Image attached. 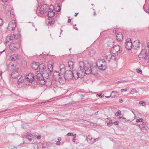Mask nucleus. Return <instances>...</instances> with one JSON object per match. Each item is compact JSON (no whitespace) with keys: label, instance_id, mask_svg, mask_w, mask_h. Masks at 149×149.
<instances>
[{"label":"nucleus","instance_id":"f257e3e1","mask_svg":"<svg viewBox=\"0 0 149 149\" xmlns=\"http://www.w3.org/2000/svg\"><path fill=\"white\" fill-rule=\"evenodd\" d=\"M38 75H37L30 73L27 75L26 77V82H27L26 83V85H30V84L34 81L35 82H37L38 81H39V83L42 85L46 84L47 86H51L52 84V82L50 80H48L45 81V79H42V77H39Z\"/></svg>","mask_w":149,"mask_h":149},{"label":"nucleus","instance_id":"f03ea898","mask_svg":"<svg viewBox=\"0 0 149 149\" xmlns=\"http://www.w3.org/2000/svg\"><path fill=\"white\" fill-rule=\"evenodd\" d=\"M142 50L138 55L139 62L141 65L145 64V61L149 56V52L147 51L146 47H142Z\"/></svg>","mask_w":149,"mask_h":149},{"label":"nucleus","instance_id":"7ed1b4c3","mask_svg":"<svg viewBox=\"0 0 149 149\" xmlns=\"http://www.w3.org/2000/svg\"><path fill=\"white\" fill-rule=\"evenodd\" d=\"M20 36L19 35L9 34L6 37V42L8 45L13 42H21Z\"/></svg>","mask_w":149,"mask_h":149},{"label":"nucleus","instance_id":"20e7f679","mask_svg":"<svg viewBox=\"0 0 149 149\" xmlns=\"http://www.w3.org/2000/svg\"><path fill=\"white\" fill-rule=\"evenodd\" d=\"M20 36L19 35L9 34L6 37V42L8 45L13 42H21Z\"/></svg>","mask_w":149,"mask_h":149},{"label":"nucleus","instance_id":"39448f33","mask_svg":"<svg viewBox=\"0 0 149 149\" xmlns=\"http://www.w3.org/2000/svg\"><path fill=\"white\" fill-rule=\"evenodd\" d=\"M79 66L81 70L84 71L85 73L87 74H91L92 69H93V66H90L88 64H85L82 61L79 62Z\"/></svg>","mask_w":149,"mask_h":149},{"label":"nucleus","instance_id":"423d86ee","mask_svg":"<svg viewBox=\"0 0 149 149\" xmlns=\"http://www.w3.org/2000/svg\"><path fill=\"white\" fill-rule=\"evenodd\" d=\"M122 49L119 45H115L112 48L111 50V53L116 56H117L119 53H120L122 51Z\"/></svg>","mask_w":149,"mask_h":149},{"label":"nucleus","instance_id":"0eeeda50","mask_svg":"<svg viewBox=\"0 0 149 149\" xmlns=\"http://www.w3.org/2000/svg\"><path fill=\"white\" fill-rule=\"evenodd\" d=\"M55 78L57 79H58V81L62 84L65 83L66 79L64 77V78H62L60 77V74L58 72L56 71L54 74Z\"/></svg>","mask_w":149,"mask_h":149},{"label":"nucleus","instance_id":"6e6552de","mask_svg":"<svg viewBox=\"0 0 149 149\" xmlns=\"http://www.w3.org/2000/svg\"><path fill=\"white\" fill-rule=\"evenodd\" d=\"M20 42H15L9 44L10 49L12 51L17 50L19 47Z\"/></svg>","mask_w":149,"mask_h":149},{"label":"nucleus","instance_id":"1a4fd4ad","mask_svg":"<svg viewBox=\"0 0 149 149\" xmlns=\"http://www.w3.org/2000/svg\"><path fill=\"white\" fill-rule=\"evenodd\" d=\"M20 70L19 67H16V69L11 73V77L13 79L17 78L20 75Z\"/></svg>","mask_w":149,"mask_h":149},{"label":"nucleus","instance_id":"9d476101","mask_svg":"<svg viewBox=\"0 0 149 149\" xmlns=\"http://www.w3.org/2000/svg\"><path fill=\"white\" fill-rule=\"evenodd\" d=\"M46 66L43 64H40L39 68V71H37V74L38 75L40 73L41 75L45 73L46 72Z\"/></svg>","mask_w":149,"mask_h":149},{"label":"nucleus","instance_id":"9b49d317","mask_svg":"<svg viewBox=\"0 0 149 149\" xmlns=\"http://www.w3.org/2000/svg\"><path fill=\"white\" fill-rule=\"evenodd\" d=\"M64 77L65 79L67 80L71 79L72 77V72L70 70L66 71Z\"/></svg>","mask_w":149,"mask_h":149},{"label":"nucleus","instance_id":"f8f14e48","mask_svg":"<svg viewBox=\"0 0 149 149\" xmlns=\"http://www.w3.org/2000/svg\"><path fill=\"white\" fill-rule=\"evenodd\" d=\"M16 27V24L15 20H13L9 22L8 26V29L9 31H13Z\"/></svg>","mask_w":149,"mask_h":149},{"label":"nucleus","instance_id":"ddd939ff","mask_svg":"<svg viewBox=\"0 0 149 149\" xmlns=\"http://www.w3.org/2000/svg\"><path fill=\"white\" fill-rule=\"evenodd\" d=\"M132 46L131 40L130 39H127L126 42L125 44V47L126 49L128 50H131L132 47Z\"/></svg>","mask_w":149,"mask_h":149},{"label":"nucleus","instance_id":"4468645a","mask_svg":"<svg viewBox=\"0 0 149 149\" xmlns=\"http://www.w3.org/2000/svg\"><path fill=\"white\" fill-rule=\"evenodd\" d=\"M5 11L8 15L10 16V15L12 18H14L15 16V15L14 13V10L13 9H12L10 10H7Z\"/></svg>","mask_w":149,"mask_h":149},{"label":"nucleus","instance_id":"2eb2a0df","mask_svg":"<svg viewBox=\"0 0 149 149\" xmlns=\"http://www.w3.org/2000/svg\"><path fill=\"white\" fill-rule=\"evenodd\" d=\"M98 139V138H97L93 139L91 136L88 135L86 139L88 143H93L95 142L96 140H97Z\"/></svg>","mask_w":149,"mask_h":149},{"label":"nucleus","instance_id":"dca6fc26","mask_svg":"<svg viewBox=\"0 0 149 149\" xmlns=\"http://www.w3.org/2000/svg\"><path fill=\"white\" fill-rule=\"evenodd\" d=\"M20 57V55L19 54H15L12 55L10 57V59H11L12 61H16Z\"/></svg>","mask_w":149,"mask_h":149},{"label":"nucleus","instance_id":"f3484780","mask_svg":"<svg viewBox=\"0 0 149 149\" xmlns=\"http://www.w3.org/2000/svg\"><path fill=\"white\" fill-rule=\"evenodd\" d=\"M39 64L37 62H33L31 66L33 69L37 70L39 68Z\"/></svg>","mask_w":149,"mask_h":149},{"label":"nucleus","instance_id":"a211bd4d","mask_svg":"<svg viewBox=\"0 0 149 149\" xmlns=\"http://www.w3.org/2000/svg\"><path fill=\"white\" fill-rule=\"evenodd\" d=\"M77 72L78 77L79 78H82L84 77L85 75L84 71H83L82 70H81L80 69V70H79V71Z\"/></svg>","mask_w":149,"mask_h":149},{"label":"nucleus","instance_id":"6ab92c4d","mask_svg":"<svg viewBox=\"0 0 149 149\" xmlns=\"http://www.w3.org/2000/svg\"><path fill=\"white\" fill-rule=\"evenodd\" d=\"M103 62H105V60L104 59H100L98 60L97 62L96 65L99 68V69L101 67H102V63Z\"/></svg>","mask_w":149,"mask_h":149},{"label":"nucleus","instance_id":"aec40b11","mask_svg":"<svg viewBox=\"0 0 149 149\" xmlns=\"http://www.w3.org/2000/svg\"><path fill=\"white\" fill-rule=\"evenodd\" d=\"M123 34L121 33H118L116 36L117 40L119 41H121L123 39Z\"/></svg>","mask_w":149,"mask_h":149},{"label":"nucleus","instance_id":"412c9836","mask_svg":"<svg viewBox=\"0 0 149 149\" xmlns=\"http://www.w3.org/2000/svg\"><path fill=\"white\" fill-rule=\"evenodd\" d=\"M134 43H136V44H134L133 46V48L134 49L138 50L140 48V42L138 41V42L135 41L134 42Z\"/></svg>","mask_w":149,"mask_h":149},{"label":"nucleus","instance_id":"4be33fe9","mask_svg":"<svg viewBox=\"0 0 149 149\" xmlns=\"http://www.w3.org/2000/svg\"><path fill=\"white\" fill-rule=\"evenodd\" d=\"M102 64V67H101L100 68V70H104L106 69L107 67L106 62L105 60V62H103Z\"/></svg>","mask_w":149,"mask_h":149},{"label":"nucleus","instance_id":"5701e85b","mask_svg":"<svg viewBox=\"0 0 149 149\" xmlns=\"http://www.w3.org/2000/svg\"><path fill=\"white\" fill-rule=\"evenodd\" d=\"M55 15V13L53 10H50L48 13V16L49 17H52Z\"/></svg>","mask_w":149,"mask_h":149},{"label":"nucleus","instance_id":"b1692460","mask_svg":"<svg viewBox=\"0 0 149 149\" xmlns=\"http://www.w3.org/2000/svg\"><path fill=\"white\" fill-rule=\"evenodd\" d=\"M73 79L76 80L79 78L78 77V74L77 72H75V71L72 72V77Z\"/></svg>","mask_w":149,"mask_h":149},{"label":"nucleus","instance_id":"393cba45","mask_svg":"<svg viewBox=\"0 0 149 149\" xmlns=\"http://www.w3.org/2000/svg\"><path fill=\"white\" fill-rule=\"evenodd\" d=\"M48 6H47L45 4H44L42 5L40 8V9H41V10H44L45 12H47V10Z\"/></svg>","mask_w":149,"mask_h":149},{"label":"nucleus","instance_id":"a878e982","mask_svg":"<svg viewBox=\"0 0 149 149\" xmlns=\"http://www.w3.org/2000/svg\"><path fill=\"white\" fill-rule=\"evenodd\" d=\"M19 67L17 65L13 64L11 65L10 67H9V69L12 70L13 71L16 69V67Z\"/></svg>","mask_w":149,"mask_h":149},{"label":"nucleus","instance_id":"bb28decb","mask_svg":"<svg viewBox=\"0 0 149 149\" xmlns=\"http://www.w3.org/2000/svg\"><path fill=\"white\" fill-rule=\"evenodd\" d=\"M21 76H20V77L18 79V84L19 85L21 84L24 81V79L23 77H21Z\"/></svg>","mask_w":149,"mask_h":149},{"label":"nucleus","instance_id":"cd10ccee","mask_svg":"<svg viewBox=\"0 0 149 149\" xmlns=\"http://www.w3.org/2000/svg\"><path fill=\"white\" fill-rule=\"evenodd\" d=\"M97 71L96 68L93 66V69H92V70L91 71V73L93 74H96L97 73Z\"/></svg>","mask_w":149,"mask_h":149},{"label":"nucleus","instance_id":"c85d7f7f","mask_svg":"<svg viewBox=\"0 0 149 149\" xmlns=\"http://www.w3.org/2000/svg\"><path fill=\"white\" fill-rule=\"evenodd\" d=\"M68 64L70 68H73V65L74 64V63L72 61H69L68 62Z\"/></svg>","mask_w":149,"mask_h":149},{"label":"nucleus","instance_id":"c756f323","mask_svg":"<svg viewBox=\"0 0 149 149\" xmlns=\"http://www.w3.org/2000/svg\"><path fill=\"white\" fill-rule=\"evenodd\" d=\"M32 135L31 134H27L26 136V138L29 140L30 141H31L32 140Z\"/></svg>","mask_w":149,"mask_h":149},{"label":"nucleus","instance_id":"7c9ffc66","mask_svg":"<svg viewBox=\"0 0 149 149\" xmlns=\"http://www.w3.org/2000/svg\"><path fill=\"white\" fill-rule=\"evenodd\" d=\"M95 51L94 50H91L89 51L88 54L91 56H92L95 54Z\"/></svg>","mask_w":149,"mask_h":149},{"label":"nucleus","instance_id":"2f4dec72","mask_svg":"<svg viewBox=\"0 0 149 149\" xmlns=\"http://www.w3.org/2000/svg\"><path fill=\"white\" fill-rule=\"evenodd\" d=\"M116 56H117L113 54L110 57V58L115 61H116L118 59L116 57Z\"/></svg>","mask_w":149,"mask_h":149},{"label":"nucleus","instance_id":"473e14b6","mask_svg":"<svg viewBox=\"0 0 149 149\" xmlns=\"http://www.w3.org/2000/svg\"><path fill=\"white\" fill-rule=\"evenodd\" d=\"M140 128L141 130L143 131V132H145V131L147 130L148 128L146 126L140 127Z\"/></svg>","mask_w":149,"mask_h":149},{"label":"nucleus","instance_id":"72a5a7b5","mask_svg":"<svg viewBox=\"0 0 149 149\" xmlns=\"http://www.w3.org/2000/svg\"><path fill=\"white\" fill-rule=\"evenodd\" d=\"M115 93V91H112V93L111 94V95L109 96H106L105 97L107 98H109L110 97H116V95H113V93Z\"/></svg>","mask_w":149,"mask_h":149},{"label":"nucleus","instance_id":"f704fd0d","mask_svg":"<svg viewBox=\"0 0 149 149\" xmlns=\"http://www.w3.org/2000/svg\"><path fill=\"white\" fill-rule=\"evenodd\" d=\"M122 114L121 113V111L120 110H118L117 111L115 115L116 116H121L122 115Z\"/></svg>","mask_w":149,"mask_h":149},{"label":"nucleus","instance_id":"c9c22d12","mask_svg":"<svg viewBox=\"0 0 149 149\" xmlns=\"http://www.w3.org/2000/svg\"><path fill=\"white\" fill-rule=\"evenodd\" d=\"M121 121L122 122H124V123H126L127 121H130L131 122L130 120V119H127L126 118H125L123 117L122 118V119L121 120Z\"/></svg>","mask_w":149,"mask_h":149},{"label":"nucleus","instance_id":"e433bc0d","mask_svg":"<svg viewBox=\"0 0 149 149\" xmlns=\"http://www.w3.org/2000/svg\"><path fill=\"white\" fill-rule=\"evenodd\" d=\"M146 102L143 101H141L139 102V104H141L142 106H145L146 104Z\"/></svg>","mask_w":149,"mask_h":149},{"label":"nucleus","instance_id":"4c0bfd02","mask_svg":"<svg viewBox=\"0 0 149 149\" xmlns=\"http://www.w3.org/2000/svg\"><path fill=\"white\" fill-rule=\"evenodd\" d=\"M53 66L52 65H51L48 66L49 71V72H51L53 70Z\"/></svg>","mask_w":149,"mask_h":149},{"label":"nucleus","instance_id":"58836bf2","mask_svg":"<svg viewBox=\"0 0 149 149\" xmlns=\"http://www.w3.org/2000/svg\"><path fill=\"white\" fill-rule=\"evenodd\" d=\"M60 72L63 73H64L65 72H65L66 71L65 68H60Z\"/></svg>","mask_w":149,"mask_h":149},{"label":"nucleus","instance_id":"ea45409f","mask_svg":"<svg viewBox=\"0 0 149 149\" xmlns=\"http://www.w3.org/2000/svg\"><path fill=\"white\" fill-rule=\"evenodd\" d=\"M40 12L42 15L45 14L46 13L44 10H41V9H40Z\"/></svg>","mask_w":149,"mask_h":149},{"label":"nucleus","instance_id":"a19ab883","mask_svg":"<svg viewBox=\"0 0 149 149\" xmlns=\"http://www.w3.org/2000/svg\"><path fill=\"white\" fill-rule=\"evenodd\" d=\"M136 70L137 72L139 74H140L142 73V70H141V69H137Z\"/></svg>","mask_w":149,"mask_h":149},{"label":"nucleus","instance_id":"79ce46f5","mask_svg":"<svg viewBox=\"0 0 149 149\" xmlns=\"http://www.w3.org/2000/svg\"><path fill=\"white\" fill-rule=\"evenodd\" d=\"M143 121V119L142 118H140L139 119H137L136 120V122L137 123L138 122H141Z\"/></svg>","mask_w":149,"mask_h":149},{"label":"nucleus","instance_id":"37998d69","mask_svg":"<svg viewBox=\"0 0 149 149\" xmlns=\"http://www.w3.org/2000/svg\"><path fill=\"white\" fill-rule=\"evenodd\" d=\"M3 21L1 18H0V26L3 24Z\"/></svg>","mask_w":149,"mask_h":149},{"label":"nucleus","instance_id":"c03bdc74","mask_svg":"<svg viewBox=\"0 0 149 149\" xmlns=\"http://www.w3.org/2000/svg\"><path fill=\"white\" fill-rule=\"evenodd\" d=\"M126 81L125 80H121V81H119L116 82V83H117L118 84H119L120 83L122 82H125Z\"/></svg>","mask_w":149,"mask_h":149},{"label":"nucleus","instance_id":"a18cd8bd","mask_svg":"<svg viewBox=\"0 0 149 149\" xmlns=\"http://www.w3.org/2000/svg\"><path fill=\"white\" fill-rule=\"evenodd\" d=\"M98 95L99 97H100L101 98L103 97L104 96V94H103L102 95V94H98Z\"/></svg>","mask_w":149,"mask_h":149},{"label":"nucleus","instance_id":"49530a36","mask_svg":"<svg viewBox=\"0 0 149 149\" xmlns=\"http://www.w3.org/2000/svg\"><path fill=\"white\" fill-rule=\"evenodd\" d=\"M111 120H110L109 121V122L107 123V125L108 126H111Z\"/></svg>","mask_w":149,"mask_h":149},{"label":"nucleus","instance_id":"de8ad7c7","mask_svg":"<svg viewBox=\"0 0 149 149\" xmlns=\"http://www.w3.org/2000/svg\"><path fill=\"white\" fill-rule=\"evenodd\" d=\"M127 89L126 88L125 89H121V91L122 92H123L124 91H127Z\"/></svg>","mask_w":149,"mask_h":149},{"label":"nucleus","instance_id":"09e8293b","mask_svg":"<svg viewBox=\"0 0 149 149\" xmlns=\"http://www.w3.org/2000/svg\"><path fill=\"white\" fill-rule=\"evenodd\" d=\"M114 123L115 125H118L119 124V123L118 121H115Z\"/></svg>","mask_w":149,"mask_h":149},{"label":"nucleus","instance_id":"8fccbe9b","mask_svg":"<svg viewBox=\"0 0 149 149\" xmlns=\"http://www.w3.org/2000/svg\"><path fill=\"white\" fill-rule=\"evenodd\" d=\"M72 134V133L70 132H69L67 134V135L68 136H71Z\"/></svg>","mask_w":149,"mask_h":149},{"label":"nucleus","instance_id":"3c124183","mask_svg":"<svg viewBox=\"0 0 149 149\" xmlns=\"http://www.w3.org/2000/svg\"><path fill=\"white\" fill-rule=\"evenodd\" d=\"M65 68V65L63 64H61L60 65V68Z\"/></svg>","mask_w":149,"mask_h":149},{"label":"nucleus","instance_id":"603ef678","mask_svg":"<svg viewBox=\"0 0 149 149\" xmlns=\"http://www.w3.org/2000/svg\"><path fill=\"white\" fill-rule=\"evenodd\" d=\"M149 63V56H148V58H147L146 59V61H145V63Z\"/></svg>","mask_w":149,"mask_h":149},{"label":"nucleus","instance_id":"864d4df0","mask_svg":"<svg viewBox=\"0 0 149 149\" xmlns=\"http://www.w3.org/2000/svg\"><path fill=\"white\" fill-rule=\"evenodd\" d=\"M54 20L51 21L50 22H49V23L50 24H54Z\"/></svg>","mask_w":149,"mask_h":149},{"label":"nucleus","instance_id":"5fc2aeb1","mask_svg":"<svg viewBox=\"0 0 149 149\" xmlns=\"http://www.w3.org/2000/svg\"><path fill=\"white\" fill-rule=\"evenodd\" d=\"M58 9L56 11L58 12H59L61 10V7L59 6H58Z\"/></svg>","mask_w":149,"mask_h":149},{"label":"nucleus","instance_id":"6e6d98bb","mask_svg":"<svg viewBox=\"0 0 149 149\" xmlns=\"http://www.w3.org/2000/svg\"><path fill=\"white\" fill-rule=\"evenodd\" d=\"M56 144L57 145H59V144H60L61 143V142H60V141H58L57 142H56Z\"/></svg>","mask_w":149,"mask_h":149},{"label":"nucleus","instance_id":"4d7b16f0","mask_svg":"<svg viewBox=\"0 0 149 149\" xmlns=\"http://www.w3.org/2000/svg\"><path fill=\"white\" fill-rule=\"evenodd\" d=\"M135 91V92H136L137 93V91H136L135 90H133L132 91L131 93H134V92Z\"/></svg>","mask_w":149,"mask_h":149},{"label":"nucleus","instance_id":"13d9d810","mask_svg":"<svg viewBox=\"0 0 149 149\" xmlns=\"http://www.w3.org/2000/svg\"><path fill=\"white\" fill-rule=\"evenodd\" d=\"M76 139L75 137H73L72 139V141L74 142H75Z\"/></svg>","mask_w":149,"mask_h":149},{"label":"nucleus","instance_id":"bf43d9fd","mask_svg":"<svg viewBox=\"0 0 149 149\" xmlns=\"http://www.w3.org/2000/svg\"><path fill=\"white\" fill-rule=\"evenodd\" d=\"M119 102H123V100L122 99H120L119 100Z\"/></svg>","mask_w":149,"mask_h":149},{"label":"nucleus","instance_id":"052dcab7","mask_svg":"<svg viewBox=\"0 0 149 149\" xmlns=\"http://www.w3.org/2000/svg\"><path fill=\"white\" fill-rule=\"evenodd\" d=\"M37 138L38 139H40L41 138V136L39 135L37 137Z\"/></svg>","mask_w":149,"mask_h":149},{"label":"nucleus","instance_id":"680f3d73","mask_svg":"<svg viewBox=\"0 0 149 149\" xmlns=\"http://www.w3.org/2000/svg\"><path fill=\"white\" fill-rule=\"evenodd\" d=\"M61 140V137H58V141H60Z\"/></svg>","mask_w":149,"mask_h":149},{"label":"nucleus","instance_id":"e2e57ef3","mask_svg":"<svg viewBox=\"0 0 149 149\" xmlns=\"http://www.w3.org/2000/svg\"><path fill=\"white\" fill-rule=\"evenodd\" d=\"M72 136H74V137L75 138L76 137L77 135L76 134H72Z\"/></svg>","mask_w":149,"mask_h":149},{"label":"nucleus","instance_id":"0e129e2a","mask_svg":"<svg viewBox=\"0 0 149 149\" xmlns=\"http://www.w3.org/2000/svg\"><path fill=\"white\" fill-rule=\"evenodd\" d=\"M147 47H148V49L149 50V42H148L147 44Z\"/></svg>","mask_w":149,"mask_h":149},{"label":"nucleus","instance_id":"69168bd1","mask_svg":"<svg viewBox=\"0 0 149 149\" xmlns=\"http://www.w3.org/2000/svg\"><path fill=\"white\" fill-rule=\"evenodd\" d=\"M71 19H69L68 20V22H70L71 21Z\"/></svg>","mask_w":149,"mask_h":149},{"label":"nucleus","instance_id":"338daca9","mask_svg":"<svg viewBox=\"0 0 149 149\" xmlns=\"http://www.w3.org/2000/svg\"><path fill=\"white\" fill-rule=\"evenodd\" d=\"M3 2H6L8 0H1Z\"/></svg>","mask_w":149,"mask_h":149},{"label":"nucleus","instance_id":"774afa93","mask_svg":"<svg viewBox=\"0 0 149 149\" xmlns=\"http://www.w3.org/2000/svg\"><path fill=\"white\" fill-rule=\"evenodd\" d=\"M78 13H75V14L74 15L75 17H77V15H78Z\"/></svg>","mask_w":149,"mask_h":149}]
</instances>
